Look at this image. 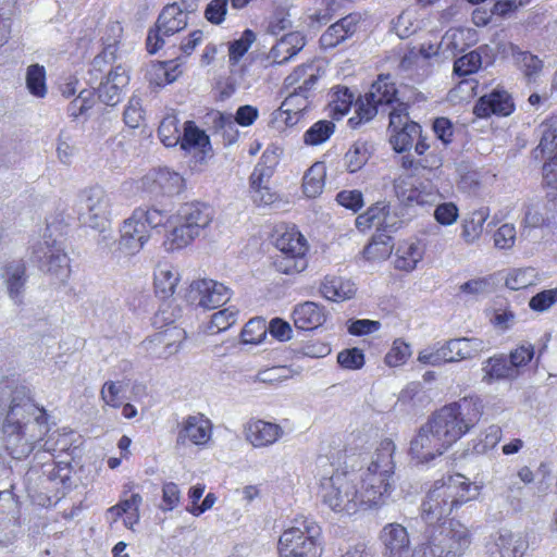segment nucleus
Segmentation results:
<instances>
[{"label": "nucleus", "mask_w": 557, "mask_h": 557, "mask_svg": "<svg viewBox=\"0 0 557 557\" xmlns=\"http://www.w3.org/2000/svg\"><path fill=\"white\" fill-rule=\"evenodd\" d=\"M37 466L40 465L42 476L51 484L54 494L44 496L37 494V505L48 507L57 505L65 495L70 486L71 469L69 462H57L54 451H65L71 443L66 433L57 428L55 420L48 414L45 408L37 406Z\"/></svg>", "instance_id": "f257e3e1"}, {"label": "nucleus", "mask_w": 557, "mask_h": 557, "mask_svg": "<svg viewBox=\"0 0 557 557\" xmlns=\"http://www.w3.org/2000/svg\"><path fill=\"white\" fill-rule=\"evenodd\" d=\"M35 411L30 389L14 381H5L0 386V416L5 414L2 432L8 437L7 448L14 458H22L34 449L33 443H25L21 450L17 444L24 438V429Z\"/></svg>", "instance_id": "f03ea898"}, {"label": "nucleus", "mask_w": 557, "mask_h": 557, "mask_svg": "<svg viewBox=\"0 0 557 557\" xmlns=\"http://www.w3.org/2000/svg\"><path fill=\"white\" fill-rule=\"evenodd\" d=\"M479 494L480 487L462 474L449 475L446 480L436 481L426 493L421 504V517L426 523H435Z\"/></svg>", "instance_id": "7ed1b4c3"}, {"label": "nucleus", "mask_w": 557, "mask_h": 557, "mask_svg": "<svg viewBox=\"0 0 557 557\" xmlns=\"http://www.w3.org/2000/svg\"><path fill=\"white\" fill-rule=\"evenodd\" d=\"M482 401L479 398H462L435 411L429 425L450 447L481 418Z\"/></svg>", "instance_id": "20e7f679"}, {"label": "nucleus", "mask_w": 557, "mask_h": 557, "mask_svg": "<svg viewBox=\"0 0 557 557\" xmlns=\"http://www.w3.org/2000/svg\"><path fill=\"white\" fill-rule=\"evenodd\" d=\"M318 497L334 512L350 516L360 510L357 476L334 470L326 461L319 473Z\"/></svg>", "instance_id": "39448f33"}, {"label": "nucleus", "mask_w": 557, "mask_h": 557, "mask_svg": "<svg viewBox=\"0 0 557 557\" xmlns=\"http://www.w3.org/2000/svg\"><path fill=\"white\" fill-rule=\"evenodd\" d=\"M321 532L312 518L296 517L278 539L280 557H321Z\"/></svg>", "instance_id": "423d86ee"}, {"label": "nucleus", "mask_w": 557, "mask_h": 557, "mask_svg": "<svg viewBox=\"0 0 557 557\" xmlns=\"http://www.w3.org/2000/svg\"><path fill=\"white\" fill-rule=\"evenodd\" d=\"M319 79V70L313 64H302L294 70L284 81L288 92L277 111V117L286 114L285 123L294 125L299 115L308 108L309 92Z\"/></svg>", "instance_id": "0eeeda50"}, {"label": "nucleus", "mask_w": 557, "mask_h": 557, "mask_svg": "<svg viewBox=\"0 0 557 557\" xmlns=\"http://www.w3.org/2000/svg\"><path fill=\"white\" fill-rule=\"evenodd\" d=\"M213 210L201 202L183 205L176 215L173 230L166 236L168 250H178L188 246L211 223Z\"/></svg>", "instance_id": "6e6552de"}, {"label": "nucleus", "mask_w": 557, "mask_h": 557, "mask_svg": "<svg viewBox=\"0 0 557 557\" xmlns=\"http://www.w3.org/2000/svg\"><path fill=\"white\" fill-rule=\"evenodd\" d=\"M112 199L102 187L95 186L79 195V221L94 230L104 231L110 221Z\"/></svg>", "instance_id": "1a4fd4ad"}, {"label": "nucleus", "mask_w": 557, "mask_h": 557, "mask_svg": "<svg viewBox=\"0 0 557 557\" xmlns=\"http://www.w3.org/2000/svg\"><path fill=\"white\" fill-rule=\"evenodd\" d=\"M187 10H183L177 3L163 8L158 16L154 28L148 33L146 46L150 54H154L164 45V37L172 36L188 25Z\"/></svg>", "instance_id": "9d476101"}, {"label": "nucleus", "mask_w": 557, "mask_h": 557, "mask_svg": "<svg viewBox=\"0 0 557 557\" xmlns=\"http://www.w3.org/2000/svg\"><path fill=\"white\" fill-rule=\"evenodd\" d=\"M391 145L397 152H405L412 148L417 138L421 137V126L409 120L408 106L399 102L389 112Z\"/></svg>", "instance_id": "9b49d317"}, {"label": "nucleus", "mask_w": 557, "mask_h": 557, "mask_svg": "<svg viewBox=\"0 0 557 557\" xmlns=\"http://www.w3.org/2000/svg\"><path fill=\"white\" fill-rule=\"evenodd\" d=\"M37 268L53 285H64L71 276V259L64 246L40 247Z\"/></svg>", "instance_id": "f8f14e48"}, {"label": "nucleus", "mask_w": 557, "mask_h": 557, "mask_svg": "<svg viewBox=\"0 0 557 557\" xmlns=\"http://www.w3.org/2000/svg\"><path fill=\"white\" fill-rule=\"evenodd\" d=\"M443 557H463L472 544L470 529L457 520H450L434 532Z\"/></svg>", "instance_id": "ddd939ff"}, {"label": "nucleus", "mask_w": 557, "mask_h": 557, "mask_svg": "<svg viewBox=\"0 0 557 557\" xmlns=\"http://www.w3.org/2000/svg\"><path fill=\"white\" fill-rule=\"evenodd\" d=\"M231 289L213 280H197L189 285L187 300L205 309H215L225 305L231 298Z\"/></svg>", "instance_id": "4468645a"}, {"label": "nucleus", "mask_w": 557, "mask_h": 557, "mask_svg": "<svg viewBox=\"0 0 557 557\" xmlns=\"http://www.w3.org/2000/svg\"><path fill=\"white\" fill-rule=\"evenodd\" d=\"M449 448L426 422L411 440L409 454L418 463H426L442 456Z\"/></svg>", "instance_id": "2eb2a0df"}, {"label": "nucleus", "mask_w": 557, "mask_h": 557, "mask_svg": "<svg viewBox=\"0 0 557 557\" xmlns=\"http://www.w3.org/2000/svg\"><path fill=\"white\" fill-rule=\"evenodd\" d=\"M213 425L210 419L202 413L187 416L178 424L176 446L184 447L187 444L196 446L207 445L212 437Z\"/></svg>", "instance_id": "dca6fc26"}, {"label": "nucleus", "mask_w": 557, "mask_h": 557, "mask_svg": "<svg viewBox=\"0 0 557 557\" xmlns=\"http://www.w3.org/2000/svg\"><path fill=\"white\" fill-rule=\"evenodd\" d=\"M384 557H410L411 540L406 527L398 522L385 524L380 531Z\"/></svg>", "instance_id": "f3484780"}, {"label": "nucleus", "mask_w": 557, "mask_h": 557, "mask_svg": "<svg viewBox=\"0 0 557 557\" xmlns=\"http://www.w3.org/2000/svg\"><path fill=\"white\" fill-rule=\"evenodd\" d=\"M183 177L169 169L150 172L143 178V187L156 197L178 194L183 188Z\"/></svg>", "instance_id": "a211bd4d"}, {"label": "nucleus", "mask_w": 557, "mask_h": 557, "mask_svg": "<svg viewBox=\"0 0 557 557\" xmlns=\"http://www.w3.org/2000/svg\"><path fill=\"white\" fill-rule=\"evenodd\" d=\"M186 337V332L175 325L166 327L145 341L147 350L159 358H166L178 351Z\"/></svg>", "instance_id": "6ab92c4d"}, {"label": "nucleus", "mask_w": 557, "mask_h": 557, "mask_svg": "<svg viewBox=\"0 0 557 557\" xmlns=\"http://www.w3.org/2000/svg\"><path fill=\"white\" fill-rule=\"evenodd\" d=\"M245 437L256 448H263L276 443L284 434L280 424L264 420H249L244 426Z\"/></svg>", "instance_id": "aec40b11"}, {"label": "nucleus", "mask_w": 557, "mask_h": 557, "mask_svg": "<svg viewBox=\"0 0 557 557\" xmlns=\"http://www.w3.org/2000/svg\"><path fill=\"white\" fill-rule=\"evenodd\" d=\"M513 108L511 96L506 90L495 89L476 101L473 113L478 117H488L492 114L507 116Z\"/></svg>", "instance_id": "412c9836"}, {"label": "nucleus", "mask_w": 557, "mask_h": 557, "mask_svg": "<svg viewBox=\"0 0 557 557\" xmlns=\"http://www.w3.org/2000/svg\"><path fill=\"white\" fill-rule=\"evenodd\" d=\"M150 238L149 230L139 221L133 220V214L126 219L121 228L119 248L126 255L138 252Z\"/></svg>", "instance_id": "4be33fe9"}, {"label": "nucleus", "mask_w": 557, "mask_h": 557, "mask_svg": "<svg viewBox=\"0 0 557 557\" xmlns=\"http://www.w3.org/2000/svg\"><path fill=\"white\" fill-rule=\"evenodd\" d=\"M129 83L127 70L117 65L111 70L98 88V98L107 106H115L121 101L122 90Z\"/></svg>", "instance_id": "5701e85b"}, {"label": "nucleus", "mask_w": 557, "mask_h": 557, "mask_svg": "<svg viewBox=\"0 0 557 557\" xmlns=\"http://www.w3.org/2000/svg\"><path fill=\"white\" fill-rule=\"evenodd\" d=\"M258 115L259 112L256 107L246 104L237 109L235 117H233L232 114L218 112L213 122L215 128L222 129L225 133H233L228 138V143L232 144L237 136V132L234 129L235 124H239L242 126H250L257 120Z\"/></svg>", "instance_id": "b1692460"}, {"label": "nucleus", "mask_w": 557, "mask_h": 557, "mask_svg": "<svg viewBox=\"0 0 557 557\" xmlns=\"http://www.w3.org/2000/svg\"><path fill=\"white\" fill-rule=\"evenodd\" d=\"M325 319V308L313 301L299 304L293 310L294 324L300 330H314L322 325Z\"/></svg>", "instance_id": "393cba45"}, {"label": "nucleus", "mask_w": 557, "mask_h": 557, "mask_svg": "<svg viewBox=\"0 0 557 557\" xmlns=\"http://www.w3.org/2000/svg\"><path fill=\"white\" fill-rule=\"evenodd\" d=\"M306 45V38L298 32L284 35L270 50L269 59L283 64L296 55Z\"/></svg>", "instance_id": "a878e982"}, {"label": "nucleus", "mask_w": 557, "mask_h": 557, "mask_svg": "<svg viewBox=\"0 0 557 557\" xmlns=\"http://www.w3.org/2000/svg\"><path fill=\"white\" fill-rule=\"evenodd\" d=\"M423 255L424 249L419 242H401L395 252L394 267L399 271L411 272L423 259Z\"/></svg>", "instance_id": "bb28decb"}, {"label": "nucleus", "mask_w": 557, "mask_h": 557, "mask_svg": "<svg viewBox=\"0 0 557 557\" xmlns=\"http://www.w3.org/2000/svg\"><path fill=\"white\" fill-rule=\"evenodd\" d=\"M322 296L331 301H345L356 294L355 284L341 276H325L320 285Z\"/></svg>", "instance_id": "cd10ccee"}, {"label": "nucleus", "mask_w": 557, "mask_h": 557, "mask_svg": "<svg viewBox=\"0 0 557 557\" xmlns=\"http://www.w3.org/2000/svg\"><path fill=\"white\" fill-rule=\"evenodd\" d=\"M180 282L176 268L168 262H161L154 270V290L161 298L171 297Z\"/></svg>", "instance_id": "c85d7f7f"}, {"label": "nucleus", "mask_w": 557, "mask_h": 557, "mask_svg": "<svg viewBox=\"0 0 557 557\" xmlns=\"http://www.w3.org/2000/svg\"><path fill=\"white\" fill-rule=\"evenodd\" d=\"M394 189L397 198L405 205H426L429 203L430 194L420 190L414 184L411 176L401 175L394 182Z\"/></svg>", "instance_id": "c756f323"}, {"label": "nucleus", "mask_w": 557, "mask_h": 557, "mask_svg": "<svg viewBox=\"0 0 557 557\" xmlns=\"http://www.w3.org/2000/svg\"><path fill=\"white\" fill-rule=\"evenodd\" d=\"M482 371L484 372L483 381L488 384L493 381L512 380L519 375V371L510 366L504 355L488 358L483 363Z\"/></svg>", "instance_id": "7c9ffc66"}, {"label": "nucleus", "mask_w": 557, "mask_h": 557, "mask_svg": "<svg viewBox=\"0 0 557 557\" xmlns=\"http://www.w3.org/2000/svg\"><path fill=\"white\" fill-rule=\"evenodd\" d=\"M396 450L394 442L389 438L382 440L372 455L371 462L367 471L382 472L383 474H394L395 462L393 455Z\"/></svg>", "instance_id": "2f4dec72"}, {"label": "nucleus", "mask_w": 557, "mask_h": 557, "mask_svg": "<svg viewBox=\"0 0 557 557\" xmlns=\"http://www.w3.org/2000/svg\"><path fill=\"white\" fill-rule=\"evenodd\" d=\"M366 95L370 101L375 102L379 107L392 106L394 102L399 103L396 98L397 89L395 83L389 75H380Z\"/></svg>", "instance_id": "473e14b6"}, {"label": "nucleus", "mask_w": 557, "mask_h": 557, "mask_svg": "<svg viewBox=\"0 0 557 557\" xmlns=\"http://www.w3.org/2000/svg\"><path fill=\"white\" fill-rule=\"evenodd\" d=\"M490 208L481 206L478 209H473L462 222L461 237L467 244L475 243L482 232L483 225L490 216Z\"/></svg>", "instance_id": "72a5a7b5"}, {"label": "nucleus", "mask_w": 557, "mask_h": 557, "mask_svg": "<svg viewBox=\"0 0 557 557\" xmlns=\"http://www.w3.org/2000/svg\"><path fill=\"white\" fill-rule=\"evenodd\" d=\"M448 352L453 355L454 362L471 359L485 349V343L476 337L454 338L446 342Z\"/></svg>", "instance_id": "f704fd0d"}, {"label": "nucleus", "mask_w": 557, "mask_h": 557, "mask_svg": "<svg viewBox=\"0 0 557 557\" xmlns=\"http://www.w3.org/2000/svg\"><path fill=\"white\" fill-rule=\"evenodd\" d=\"M65 231L66 223L64 222L62 211L46 216V226L41 235L42 243H40V247L63 246Z\"/></svg>", "instance_id": "c9c22d12"}, {"label": "nucleus", "mask_w": 557, "mask_h": 557, "mask_svg": "<svg viewBox=\"0 0 557 557\" xmlns=\"http://www.w3.org/2000/svg\"><path fill=\"white\" fill-rule=\"evenodd\" d=\"M326 166L324 162L313 163L302 178V190L308 198L320 196L325 186Z\"/></svg>", "instance_id": "e433bc0d"}, {"label": "nucleus", "mask_w": 557, "mask_h": 557, "mask_svg": "<svg viewBox=\"0 0 557 557\" xmlns=\"http://www.w3.org/2000/svg\"><path fill=\"white\" fill-rule=\"evenodd\" d=\"M276 247L281 253L306 258L307 240L298 231L285 232L276 239Z\"/></svg>", "instance_id": "4c0bfd02"}, {"label": "nucleus", "mask_w": 557, "mask_h": 557, "mask_svg": "<svg viewBox=\"0 0 557 557\" xmlns=\"http://www.w3.org/2000/svg\"><path fill=\"white\" fill-rule=\"evenodd\" d=\"M389 494V487H383V485L359 483L358 500L360 503V509L382 506Z\"/></svg>", "instance_id": "58836bf2"}, {"label": "nucleus", "mask_w": 557, "mask_h": 557, "mask_svg": "<svg viewBox=\"0 0 557 557\" xmlns=\"http://www.w3.org/2000/svg\"><path fill=\"white\" fill-rule=\"evenodd\" d=\"M26 282L25 265L20 262H12L5 268V283L10 297L15 304H21V296Z\"/></svg>", "instance_id": "ea45409f"}, {"label": "nucleus", "mask_w": 557, "mask_h": 557, "mask_svg": "<svg viewBox=\"0 0 557 557\" xmlns=\"http://www.w3.org/2000/svg\"><path fill=\"white\" fill-rule=\"evenodd\" d=\"M180 145L184 150L200 149L205 152L206 147L210 146V140L208 135L198 128L193 121H187L184 123Z\"/></svg>", "instance_id": "a19ab883"}, {"label": "nucleus", "mask_w": 557, "mask_h": 557, "mask_svg": "<svg viewBox=\"0 0 557 557\" xmlns=\"http://www.w3.org/2000/svg\"><path fill=\"white\" fill-rule=\"evenodd\" d=\"M354 99V94L349 88L342 86L334 88L329 103L331 116L336 120L343 117L349 111Z\"/></svg>", "instance_id": "79ce46f5"}, {"label": "nucleus", "mask_w": 557, "mask_h": 557, "mask_svg": "<svg viewBox=\"0 0 557 557\" xmlns=\"http://www.w3.org/2000/svg\"><path fill=\"white\" fill-rule=\"evenodd\" d=\"M370 148L366 141L357 140L345 153L344 161L348 172L359 171L369 160Z\"/></svg>", "instance_id": "37998d69"}, {"label": "nucleus", "mask_w": 557, "mask_h": 557, "mask_svg": "<svg viewBox=\"0 0 557 557\" xmlns=\"http://www.w3.org/2000/svg\"><path fill=\"white\" fill-rule=\"evenodd\" d=\"M541 140L535 149V153L553 152L557 148V116L545 120L540 125ZM539 154H536L537 157Z\"/></svg>", "instance_id": "c03bdc74"}, {"label": "nucleus", "mask_w": 557, "mask_h": 557, "mask_svg": "<svg viewBox=\"0 0 557 557\" xmlns=\"http://www.w3.org/2000/svg\"><path fill=\"white\" fill-rule=\"evenodd\" d=\"M393 250L392 238L388 235L380 234L373 236L372 240L364 247L363 255L369 260L386 259Z\"/></svg>", "instance_id": "a18cd8bd"}, {"label": "nucleus", "mask_w": 557, "mask_h": 557, "mask_svg": "<svg viewBox=\"0 0 557 557\" xmlns=\"http://www.w3.org/2000/svg\"><path fill=\"white\" fill-rule=\"evenodd\" d=\"M536 280L537 274L533 268L513 269L507 274L505 285L512 290H519L535 285Z\"/></svg>", "instance_id": "49530a36"}, {"label": "nucleus", "mask_w": 557, "mask_h": 557, "mask_svg": "<svg viewBox=\"0 0 557 557\" xmlns=\"http://www.w3.org/2000/svg\"><path fill=\"white\" fill-rule=\"evenodd\" d=\"M178 124L180 121L175 115H166L161 121L158 135L164 146L174 147L180 144L182 134Z\"/></svg>", "instance_id": "de8ad7c7"}, {"label": "nucleus", "mask_w": 557, "mask_h": 557, "mask_svg": "<svg viewBox=\"0 0 557 557\" xmlns=\"http://www.w3.org/2000/svg\"><path fill=\"white\" fill-rule=\"evenodd\" d=\"M133 220L141 222L149 230L163 225L169 216L164 210L139 207L133 211Z\"/></svg>", "instance_id": "09e8293b"}, {"label": "nucleus", "mask_w": 557, "mask_h": 557, "mask_svg": "<svg viewBox=\"0 0 557 557\" xmlns=\"http://www.w3.org/2000/svg\"><path fill=\"white\" fill-rule=\"evenodd\" d=\"M379 108L375 102L370 101L368 96L364 95L356 102V113L348 120V124L351 128H357L362 123L371 121L377 114Z\"/></svg>", "instance_id": "8fccbe9b"}, {"label": "nucleus", "mask_w": 557, "mask_h": 557, "mask_svg": "<svg viewBox=\"0 0 557 557\" xmlns=\"http://www.w3.org/2000/svg\"><path fill=\"white\" fill-rule=\"evenodd\" d=\"M335 125L331 121H319L314 123L304 135V141L310 146H318L325 143L334 133Z\"/></svg>", "instance_id": "3c124183"}, {"label": "nucleus", "mask_w": 557, "mask_h": 557, "mask_svg": "<svg viewBox=\"0 0 557 557\" xmlns=\"http://www.w3.org/2000/svg\"><path fill=\"white\" fill-rule=\"evenodd\" d=\"M308 265L307 258L281 253L274 260L276 270L284 274H296L302 272Z\"/></svg>", "instance_id": "603ef678"}, {"label": "nucleus", "mask_w": 557, "mask_h": 557, "mask_svg": "<svg viewBox=\"0 0 557 557\" xmlns=\"http://www.w3.org/2000/svg\"><path fill=\"white\" fill-rule=\"evenodd\" d=\"M502 438V429L498 425H490L474 442L473 450L476 454H485L494 448Z\"/></svg>", "instance_id": "864d4df0"}, {"label": "nucleus", "mask_w": 557, "mask_h": 557, "mask_svg": "<svg viewBox=\"0 0 557 557\" xmlns=\"http://www.w3.org/2000/svg\"><path fill=\"white\" fill-rule=\"evenodd\" d=\"M238 311L234 307H228L212 314L210 331L220 333L230 329L237 321Z\"/></svg>", "instance_id": "5fc2aeb1"}, {"label": "nucleus", "mask_w": 557, "mask_h": 557, "mask_svg": "<svg viewBox=\"0 0 557 557\" xmlns=\"http://www.w3.org/2000/svg\"><path fill=\"white\" fill-rule=\"evenodd\" d=\"M418 360L425 364L440 366L446 362H454V357L448 352L446 343L441 347L425 349L419 354Z\"/></svg>", "instance_id": "6e6d98bb"}, {"label": "nucleus", "mask_w": 557, "mask_h": 557, "mask_svg": "<svg viewBox=\"0 0 557 557\" xmlns=\"http://www.w3.org/2000/svg\"><path fill=\"white\" fill-rule=\"evenodd\" d=\"M481 63V54L478 51H471L455 61L454 72L459 76H466L476 72Z\"/></svg>", "instance_id": "4d7b16f0"}, {"label": "nucleus", "mask_w": 557, "mask_h": 557, "mask_svg": "<svg viewBox=\"0 0 557 557\" xmlns=\"http://www.w3.org/2000/svg\"><path fill=\"white\" fill-rule=\"evenodd\" d=\"M256 40V35L252 30L246 29L239 39L230 44L228 55L230 61L236 63L248 51L251 44Z\"/></svg>", "instance_id": "13d9d810"}, {"label": "nucleus", "mask_w": 557, "mask_h": 557, "mask_svg": "<svg viewBox=\"0 0 557 557\" xmlns=\"http://www.w3.org/2000/svg\"><path fill=\"white\" fill-rule=\"evenodd\" d=\"M557 304V287L542 290L529 300V307L535 312H545Z\"/></svg>", "instance_id": "bf43d9fd"}, {"label": "nucleus", "mask_w": 557, "mask_h": 557, "mask_svg": "<svg viewBox=\"0 0 557 557\" xmlns=\"http://www.w3.org/2000/svg\"><path fill=\"white\" fill-rule=\"evenodd\" d=\"M267 333L264 321L251 319L247 322L242 331V341L246 344H258L262 341Z\"/></svg>", "instance_id": "052dcab7"}, {"label": "nucleus", "mask_w": 557, "mask_h": 557, "mask_svg": "<svg viewBox=\"0 0 557 557\" xmlns=\"http://www.w3.org/2000/svg\"><path fill=\"white\" fill-rule=\"evenodd\" d=\"M18 505L14 494L10 490L0 491V515L2 521L10 523L16 519Z\"/></svg>", "instance_id": "680f3d73"}, {"label": "nucleus", "mask_w": 557, "mask_h": 557, "mask_svg": "<svg viewBox=\"0 0 557 557\" xmlns=\"http://www.w3.org/2000/svg\"><path fill=\"white\" fill-rule=\"evenodd\" d=\"M516 227L513 224H503L498 230L494 233L493 240L494 246L497 249H511L516 243Z\"/></svg>", "instance_id": "e2e57ef3"}, {"label": "nucleus", "mask_w": 557, "mask_h": 557, "mask_svg": "<svg viewBox=\"0 0 557 557\" xmlns=\"http://www.w3.org/2000/svg\"><path fill=\"white\" fill-rule=\"evenodd\" d=\"M143 503V497L135 493L128 499L121 500L117 506H121L125 509L124 515L126 518L124 523L126 527L132 528L135 523L139 521V507Z\"/></svg>", "instance_id": "0e129e2a"}, {"label": "nucleus", "mask_w": 557, "mask_h": 557, "mask_svg": "<svg viewBox=\"0 0 557 557\" xmlns=\"http://www.w3.org/2000/svg\"><path fill=\"white\" fill-rule=\"evenodd\" d=\"M124 122L131 128H136L144 120V110L140 98L133 96L124 110Z\"/></svg>", "instance_id": "69168bd1"}, {"label": "nucleus", "mask_w": 557, "mask_h": 557, "mask_svg": "<svg viewBox=\"0 0 557 557\" xmlns=\"http://www.w3.org/2000/svg\"><path fill=\"white\" fill-rule=\"evenodd\" d=\"M410 557H443L434 532L411 549Z\"/></svg>", "instance_id": "338daca9"}, {"label": "nucleus", "mask_w": 557, "mask_h": 557, "mask_svg": "<svg viewBox=\"0 0 557 557\" xmlns=\"http://www.w3.org/2000/svg\"><path fill=\"white\" fill-rule=\"evenodd\" d=\"M410 346L401 341H395L393 347L385 356V362L389 367H398L410 357Z\"/></svg>", "instance_id": "774afa93"}]
</instances>
